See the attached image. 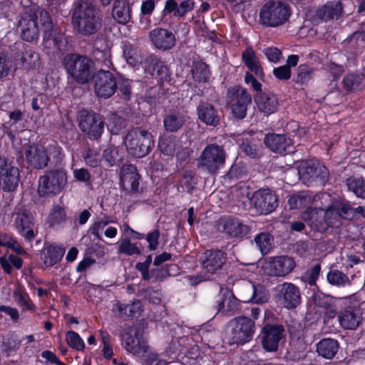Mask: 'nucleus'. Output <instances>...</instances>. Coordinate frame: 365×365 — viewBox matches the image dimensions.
Segmentation results:
<instances>
[{"mask_svg":"<svg viewBox=\"0 0 365 365\" xmlns=\"http://www.w3.org/2000/svg\"><path fill=\"white\" fill-rule=\"evenodd\" d=\"M18 29L22 39L28 42L36 41L40 30H42L45 47L51 48L53 46L60 49L64 41L61 34L56 36V29H53L51 16L41 9H30L24 13L19 19Z\"/></svg>","mask_w":365,"mask_h":365,"instance_id":"nucleus-1","label":"nucleus"},{"mask_svg":"<svg viewBox=\"0 0 365 365\" xmlns=\"http://www.w3.org/2000/svg\"><path fill=\"white\" fill-rule=\"evenodd\" d=\"M73 24L78 33L89 36L101 27V19L94 4L89 1H81L73 15Z\"/></svg>","mask_w":365,"mask_h":365,"instance_id":"nucleus-2","label":"nucleus"},{"mask_svg":"<svg viewBox=\"0 0 365 365\" xmlns=\"http://www.w3.org/2000/svg\"><path fill=\"white\" fill-rule=\"evenodd\" d=\"M62 149L56 143L49 144L46 148L38 145H28L24 154L29 166L34 169H43L51 160L61 158Z\"/></svg>","mask_w":365,"mask_h":365,"instance_id":"nucleus-3","label":"nucleus"},{"mask_svg":"<svg viewBox=\"0 0 365 365\" xmlns=\"http://www.w3.org/2000/svg\"><path fill=\"white\" fill-rule=\"evenodd\" d=\"M124 143L128 153L136 158L145 157L154 147L152 134L142 128L130 130L124 138Z\"/></svg>","mask_w":365,"mask_h":365,"instance_id":"nucleus-4","label":"nucleus"},{"mask_svg":"<svg viewBox=\"0 0 365 365\" xmlns=\"http://www.w3.org/2000/svg\"><path fill=\"white\" fill-rule=\"evenodd\" d=\"M63 65L68 74L79 84L88 83L92 77V61L86 56L76 53L67 54Z\"/></svg>","mask_w":365,"mask_h":365,"instance_id":"nucleus-5","label":"nucleus"},{"mask_svg":"<svg viewBox=\"0 0 365 365\" xmlns=\"http://www.w3.org/2000/svg\"><path fill=\"white\" fill-rule=\"evenodd\" d=\"M291 15L289 6L279 1L265 3L259 11V22L268 27H277L285 24Z\"/></svg>","mask_w":365,"mask_h":365,"instance_id":"nucleus-6","label":"nucleus"},{"mask_svg":"<svg viewBox=\"0 0 365 365\" xmlns=\"http://www.w3.org/2000/svg\"><path fill=\"white\" fill-rule=\"evenodd\" d=\"M298 175L302 182L307 186L324 185L329 178L327 168L318 161L312 160L299 163Z\"/></svg>","mask_w":365,"mask_h":365,"instance_id":"nucleus-7","label":"nucleus"},{"mask_svg":"<svg viewBox=\"0 0 365 365\" xmlns=\"http://www.w3.org/2000/svg\"><path fill=\"white\" fill-rule=\"evenodd\" d=\"M67 185V174L63 169L48 170L38 179V193L40 196L56 195Z\"/></svg>","mask_w":365,"mask_h":365,"instance_id":"nucleus-8","label":"nucleus"},{"mask_svg":"<svg viewBox=\"0 0 365 365\" xmlns=\"http://www.w3.org/2000/svg\"><path fill=\"white\" fill-rule=\"evenodd\" d=\"M121 344L128 353L138 357H144L150 351L143 332L135 327H129L122 333Z\"/></svg>","mask_w":365,"mask_h":365,"instance_id":"nucleus-9","label":"nucleus"},{"mask_svg":"<svg viewBox=\"0 0 365 365\" xmlns=\"http://www.w3.org/2000/svg\"><path fill=\"white\" fill-rule=\"evenodd\" d=\"M226 153L222 146L207 145L198 158V168L210 174H215L225 163Z\"/></svg>","mask_w":365,"mask_h":365,"instance_id":"nucleus-10","label":"nucleus"},{"mask_svg":"<svg viewBox=\"0 0 365 365\" xmlns=\"http://www.w3.org/2000/svg\"><path fill=\"white\" fill-rule=\"evenodd\" d=\"M230 343L243 344L250 341L255 332V322L247 317H239L230 322Z\"/></svg>","mask_w":365,"mask_h":365,"instance_id":"nucleus-11","label":"nucleus"},{"mask_svg":"<svg viewBox=\"0 0 365 365\" xmlns=\"http://www.w3.org/2000/svg\"><path fill=\"white\" fill-rule=\"evenodd\" d=\"M227 98L233 115L243 119L252 102L251 95L245 88L234 86L228 89Z\"/></svg>","mask_w":365,"mask_h":365,"instance_id":"nucleus-12","label":"nucleus"},{"mask_svg":"<svg viewBox=\"0 0 365 365\" xmlns=\"http://www.w3.org/2000/svg\"><path fill=\"white\" fill-rule=\"evenodd\" d=\"M14 225L18 233L28 241H32L37 232L35 231V222L32 214L24 207L15 209L14 215Z\"/></svg>","mask_w":365,"mask_h":365,"instance_id":"nucleus-13","label":"nucleus"},{"mask_svg":"<svg viewBox=\"0 0 365 365\" xmlns=\"http://www.w3.org/2000/svg\"><path fill=\"white\" fill-rule=\"evenodd\" d=\"M19 180V169L12 161L0 158V189L13 192L17 188Z\"/></svg>","mask_w":365,"mask_h":365,"instance_id":"nucleus-14","label":"nucleus"},{"mask_svg":"<svg viewBox=\"0 0 365 365\" xmlns=\"http://www.w3.org/2000/svg\"><path fill=\"white\" fill-rule=\"evenodd\" d=\"M217 230L230 238L245 237L249 232V227L234 216H224L217 221Z\"/></svg>","mask_w":365,"mask_h":365,"instance_id":"nucleus-15","label":"nucleus"},{"mask_svg":"<svg viewBox=\"0 0 365 365\" xmlns=\"http://www.w3.org/2000/svg\"><path fill=\"white\" fill-rule=\"evenodd\" d=\"M79 127L91 139H98L104 130V122L101 117L94 113L84 111L80 118Z\"/></svg>","mask_w":365,"mask_h":365,"instance_id":"nucleus-16","label":"nucleus"},{"mask_svg":"<svg viewBox=\"0 0 365 365\" xmlns=\"http://www.w3.org/2000/svg\"><path fill=\"white\" fill-rule=\"evenodd\" d=\"M251 205L259 214L267 215L272 212L277 206V200L269 189H259L250 197Z\"/></svg>","mask_w":365,"mask_h":365,"instance_id":"nucleus-17","label":"nucleus"},{"mask_svg":"<svg viewBox=\"0 0 365 365\" xmlns=\"http://www.w3.org/2000/svg\"><path fill=\"white\" fill-rule=\"evenodd\" d=\"M293 258L287 256L269 257L264 265L266 274L272 277H284L295 267Z\"/></svg>","mask_w":365,"mask_h":365,"instance_id":"nucleus-18","label":"nucleus"},{"mask_svg":"<svg viewBox=\"0 0 365 365\" xmlns=\"http://www.w3.org/2000/svg\"><path fill=\"white\" fill-rule=\"evenodd\" d=\"M94 81V91L98 97L108 98L115 93L117 83L110 71L101 69L96 74Z\"/></svg>","mask_w":365,"mask_h":365,"instance_id":"nucleus-19","label":"nucleus"},{"mask_svg":"<svg viewBox=\"0 0 365 365\" xmlns=\"http://www.w3.org/2000/svg\"><path fill=\"white\" fill-rule=\"evenodd\" d=\"M284 328L279 325H266L260 334L262 348L268 352L277 350L279 343L283 337Z\"/></svg>","mask_w":365,"mask_h":365,"instance_id":"nucleus-20","label":"nucleus"},{"mask_svg":"<svg viewBox=\"0 0 365 365\" xmlns=\"http://www.w3.org/2000/svg\"><path fill=\"white\" fill-rule=\"evenodd\" d=\"M340 327L345 330H355L363 322V313L359 307H347L337 314Z\"/></svg>","mask_w":365,"mask_h":365,"instance_id":"nucleus-21","label":"nucleus"},{"mask_svg":"<svg viewBox=\"0 0 365 365\" xmlns=\"http://www.w3.org/2000/svg\"><path fill=\"white\" fill-rule=\"evenodd\" d=\"M279 297L282 304L287 309H294L301 303V294L299 288L289 282H284L277 287Z\"/></svg>","mask_w":365,"mask_h":365,"instance_id":"nucleus-22","label":"nucleus"},{"mask_svg":"<svg viewBox=\"0 0 365 365\" xmlns=\"http://www.w3.org/2000/svg\"><path fill=\"white\" fill-rule=\"evenodd\" d=\"M9 120L4 124L5 133L10 139L13 147L17 149L16 143L15 133H19L24 130L25 125L23 123L24 113L21 110L16 109L9 113Z\"/></svg>","mask_w":365,"mask_h":365,"instance_id":"nucleus-23","label":"nucleus"},{"mask_svg":"<svg viewBox=\"0 0 365 365\" xmlns=\"http://www.w3.org/2000/svg\"><path fill=\"white\" fill-rule=\"evenodd\" d=\"M218 313L224 316H232L239 309V301L232 292L229 289H220V299L216 302Z\"/></svg>","mask_w":365,"mask_h":365,"instance_id":"nucleus-24","label":"nucleus"},{"mask_svg":"<svg viewBox=\"0 0 365 365\" xmlns=\"http://www.w3.org/2000/svg\"><path fill=\"white\" fill-rule=\"evenodd\" d=\"M225 262V254L219 250H207L201 257L202 269L210 274L220 269Z\"/></svg>","mask_w":365,"mask_h":365,"instance_id":"nucleus-25","label":"nucleus"},{"mask_svg":"<svg viewBox=\"0 0 365 365\" xmlns=\"http://www.w3.org/2000/svg\"><path fill=\"white\" fill-rule=\"evenodd\" d=\"M149 38L155 47L163 51L172 48L176 41L173 32L162 28H156L150 31Z\"/></svg>","mask_w":365,"mask_h":365,"instance_id":"nucleus-26","label":"nucleus"},{"mask_svg":"<svg viewBox=\"0 0 365 365\" xmlns=\"http://www.w3.org/2000/svg\"><path fill=\"white\" fill-rule=\"evenodd\" d=\"M120 185L127 191H137L139 186V175L133 165H124L120 173Z\"/></svg>","mask_w":365,"mask_h":365,"instance_id":"nucleus-27","label":"nucleus"},{"mask_svg":"<svg viewBox=\"0 0 365 365\" xmlns=\"http://www.w3.org/2000/svg\"><path fill=\"white\" fill-rule=\"evenodd\" d=\"M65 253L61 245L49 244L44 246L41 254V259L44 267L48 268L59 262Z\"/></svg>","mask_w":365,"mask_h":365,"instance_id":"nucleus-28","label":"nucleus"},{"mask_svg":"<svg viewBox=\"0 0 365 365\" xmlns=\"http://www.w3.org/2000/svg\"><path fill=\"white\" fill-rule=\"evenodd\" d=\"M264 142L273 152L279 154L292 152V141L284 135L274 133L267 135Z\"/></svg>","mask_w":365,"mask_h":365,"instance_id":"nucleus-29","label":"nucleus"},{"mask_svg":"<svg viewBox=\"0 0 365 365\" xmlns=\"http://www.w3.org/2000/svg\"><path fill=\"white\" fill-rule=\"evenodd\" d=\"M198 118L204 123L210 125H217L219 117L214 106L207 102H200L197 108Z\"/></svg>","mask_w":365,"mask_h":365,"instance_id":"nucleus-30","label":"nucleus"},{"mask_svg":"<svg viewBox=\"0 0 365 365\" xmlns=\"http://www.w3.org/2000/svg\"><path fill=\"white\" fill-rule=\"evenodd\" d=\"M303 220L313 229L317 231H325L324 210L314 207H309L302 215Z\"/></svg>","mask_w":365,"mask_h":365,"instance_id":"nucleus-31","label":"nucleus"},{"mask_svg":"<svg viewBox=\"0 0 365 365\" xmlns=\"http://www.w3.org/2000/svg\"><path fill=\"white\" fill-rule=\"evenodd\" d=\"M255 101L259 110L266 115L274 113L278 106L277 98L273 94H260Z\"/></svg>","mask_w":365,"mask_h":365,"instance_id":"nucleus-32","label":"nucleus"},{"mask_svg":"<svg viewBox=\"0 0 365 365\" xmlns=\"http://www.w3.org/2000/svg\"><path fill=\"white\" fill-rule=\"evenodd\" d=\"M339 349L338 341L331 338L320 340L317 344V351L319 356L325 359H332Z\"/></svg>","mask_w":365,"mask_h":365,"instance_id":"nucleus-33","label":"nucleus"},{"mask_svg":"<svg viewBox=\"0 0 365 365\" xmlns=\"http://www.w3.org/2000/svg\"><path fill=\"white\" fill-rule=\"evenodd\" d=\"M145 71L153 76L162 78L167 73V67L156 56L150 55L145 60Z\"/></svg>","mask_w":365,"mask_h":365,"instance_id":"nucleus-34","label":"nucleus"},{"mask_svg":"<svg viewBox=\"0 0 365 365\" xmlns=\"http://www.w3.org/2000/svg\"><path fill=\"white\" fill-rule=\"evenodd\" d=\"M342 12V5L340 1L328 2L323 7L318 9L317 16L322 20L328 21L338 19Z\"/></svg>","mask_w":365,"mask_h":365,"instance_id":"nucleus-35","label":"nucleus"},{"mask_svg":"<svg viewBox=\"0 0 365 365\" xmlns=\"http://www.w3.org/2000/svg\"><path fill=\"white\" fill-rule=\"evenodd\" d=\"M242 59L250 71L253 72L257 76L261 77L263 76L262 68L259 65L255 51L251 47L247 48L242 52Z\"/></svg>","mask_w":365,"mask_h":365,"instance_id":"nucleus-36","label":"nucleus"},{"mask_svg":"<svg viewBox=\"0 0 365 365\" xmlns=\"http://www.w3.org/2000/svg\"><path fill=\"white\" fill-rule=\"evenodd\" d=\"M114 309H116L120 316L130 317H138L143 311L142 304L139 300H135L132 303L128 304L117 302L115 304Z\"/></svg>","mask_w":365,"mask_h":365,"instance_id":"nucleus-37","label":"nucleus"},{"mask_svg":"<svg viewBox=\"0 0 365 365\" xmlns=\"http://www.w3.org/2000/svg\"><path fill=\"white\" fill-rule=\"evenodd\" d=\"M192 78L197 82H207L210 78L208 66L202 61H195L192 67Z\"/></svg>","mask_w":365,"mask_h":365,"instance_id":"nucleus-38","label":"nucleus"},{"mask_svg":"<svg viewBox=\"0 0 365 365\" xmlns=\"http://www.w3.org/2000/svg\"><path fill=\"white\" fill-rule=\"evenodd\" d=\"M185 116L180 113H172L165 116L164 127L167 131L176 132L185 123Z\"/></svg>","mask_w":365,"mask_h":365,"instance_id":"nucleus-39","label":"nucleus"},{"mask_svg":"<svg viewBox=\"0 0 365 365\" xmlns=\"http://www.w3.org/2000/svg\"><path fill=\"white\" fill-rule=\"evenodd\" d=\"M113 16L119 24H125L130 19L129 6L125 2L116 0L113 4Z\"/></svg>","mask_w":365,"mask_h":365,"instance_id":"nucleus-40","label":"nucleus"},{"mask_svg":"<svg viewBox=\"0 0 365 365\" xmlns=\"http://www.w3.org/2000/svg\"><path fill=\"white\" fill-rule=\"evenodd\" d=\"M312 195L306 191L291 195L288 204L291 209H300L312 203Z\"/></svg>","mask_w":365,"mask_h":365,"instance_id":"nucleus-41","label":"nucleus"},{"mask_svg":"<svg viewBox=\"0 0 365 365\" xmlns=\"http://www.w3.org/2000/svg\"><path fill=\"white\" fill-rule=\"evenodd\" d=\"M66 220V215L63 208L60 206H54L51 210L48 223L52 228L57 229L62 227Z\"/></svg>","mask_w":365,"mask_h":365,"instance_id":"nucleus-42","label":"nucleus"},{"mask_svg":"<svg viewBox=\"0 0 365 365\" xmlns=\"http://www.w3.org/2000/svg\"><path fill=\"white\" fill-rule=\"evenodd\" d=\"M336 200L330 194L320 192L312 195V204L314 205V208L324 210L329 207H334Z\"/></svg>","mask_w":365,"mask_h":365,"instance_id":"nucleus-43","label":"nucleus"},{"mask_svg":"<svg viewBox=\"0 0 365 365\" xmlns=\"http://www.w3.org/2000/svg\"><path fill=\"white\" fill-rule=\"evenodd\" d=\"M103 158L110 166L116 165L123 160V152L113 145H108L103 150Z\"/></svg>","mask_w":365,"mask_h":365,"instance_id":"nucleus-44","label":"nucleus"},{"mask_svg":"<svg viewBox=\"0 0 365 365\" xmlns=\"http://www.w3.org/2000/svg\"><path fill=\"white\" fill-rule=\"evenodd\" d=\"M346 185L349 190L356 197L365 199V178L362 177H350L346 179Z\"/></svg>","mask_w":365,"mask_h":365,"instance_id":"nucleus-45","label":"nucleus"},{"mask_svg":"<svg viewBox=\"0 0 365 365\" xmlns=\"http://www.w3.org/2000/svg\"><path fill=\"white\" fill-rule=\"evenodd\" d=\"M344 86L349 91H359L364 87V75L363 73H351L344 78Z\"/></svg>","mask_w":365,"mask_h":365,"instance_id":"nucleus-46","label":"nucleus"},{"mask_svg":"<svg viewBox=\"0 0 365 365\" xmlns=\"http://www.w3.org/2000/svg\"><path fill=\"white\" fill-rule=\"evenodd\" d=\"M255 242L262 255L269 253L272 247L273 237L269 232H260L255 237Z\"/></svg>","mask_w":365,"mask_h":365,"instance_id":"nucleus-47","label":"nucleus"},{"mask_svg":"<svg viewBox=\"0 0 365 365\" xmlns=\"http://www.w3.org/2000/svg\"><path fill=\"white\" fill-rule=\"evenodd\" d=\"M158 147L163 154L172 156L178 148V142L172 136L160 137L158 140Z\"/></svg>","mask_w":365,"mask_h":365,"instance_id":"nucleus-48","label":"nucleus"},{"mask_svg":"<svg viewBox=\"0 0 365 365\" xmlns=\"http://www.w3.org/2000/svg\"><path fill=\"white\" fill-rule=\"evenodd\" d=\"M324 229L329 227H338L341 224V215L336 207H329L324 210Z\"/></svg>","mask_w":365,"mask_h":365,"instance_id":"nucleus-49","label":"nucleus"},{"mask_svg":"<svg viewBox=\"0 0 365 365\" xmlns=\"http://www.w3.org/2000/svg\"><path fill=\"white\" fill-rule=\"evenodd\" d=\"M327 278L329 283L332 285L344 287L350 284V281L348 277L342 272L336 269L329 271L327 274Z\"/></svg>","mask_w":365,"mask_h":365,"instance_id":"nucleus-50","label":"nucleus"},{"mask_svg":"<svg viewBox=\"0 0 365 365\" xmlns=\"http://www.w3.org/2000/svg\"><path fill=\"white\" fill-rule=\"evenodd\" d=\"M124 120L116 114L111 113L107 122V128L113 135L119 134L125 128Z\"/></svg>","mask_w":365,"mask_h":365,"instance_id":"nucleus-51","label":"nucleus"},{"mask_svg":"<svg viewBox=\"0 0 365 365\" xmlns=\"http://www.w3.org/2000/svg\"><path fill=\"white\" fill-rule=\"evenodd\" d=\"M124 57L128 64L135 67L142 63V58L139 52L133 46H126L123 50Z\"/></svg>","mask_w":365,"mask_h":365,"instance_id":"nucleus-52","label":"nucleus"},{"mask_svg":"<svg viewBox=\"0 0 365 365\" xmlns=\"http://www.w3.org/2000/svg\"><path fill=\"white\" fill-rule=\"evenodd\" d=\"M66 339L68 344L76 351H83L85 343L79 334L73 331H68L66 334Z\"/></svg>","mask_w":365,"mask_h":365,"instance_id":"nucleus-53","label":"nucleus"},{"mask_svg":"<svg viewBox=\"0 0 365 365\" xmlns=\"http://www.w3.org/2000/svg\"><path fill=\"white\" fill-rule=\"evenodd\" d=\"M85 163L90 167H98L101 161V156L98 150L96 149H88L83 154Z\"/></svg>","mask_w":365,"mask_h":365,"instance_id":"nucleus-54","label":"nucleus"},{"mask_svg":"<svg viewBox=\"0 0 365 365\" xmlns=\"http://www.w3.org/2000/svg\"><path fill=\"white\" fill-rule=\"evenodd\" d=\"M12 68L13 62L11 58L7 54L0 52V79L9 76Z\"/></svg>","mask_w":365,"mask_h":365,"instance_id":"nucleus-55","label":"nucleus"},{"mask_svg":"<svg viewBox=\"0 0 365 365\" xmlns=\"http://www.w3.org/2000/svg\"><path fill=\"white\" fill-rule=\"evenodd\" d=\"M140 249L135 245L131 243L130 240L123 239L120 241L118 247V253L127 255H133L140 254Z\"/></svg>","mask_w":365,"mask_h":365,"instance_id":"nucleus-56","label":"nucleus"},{"mask_svg":"<svg viewBox=\"0 0 365 365\" xmlns=\"http://www.w3.org/2000/svg\"><path fill=\"white\" fill-rule=\"evenodd\" d=\"M176 267L175 265H170L166 268H162L160 270L157 269L156 270H153L151 274L148 272V271L143 272V277L144 279H150L151 277H155V279H161L167 275H171L170 273V269H173Z\"/></svg>","mask_w":365,"mask_h":365,"instance_id":"nucleus-57","label":"nucleus"},{"mask_svg":"<svg viewBox=\"0 0 365 365\" xmlns=\"http://www.w3.org/2000/svg\"><path fill=\"white\" fill-rule=\"evenodd\" d=\"M38 59V55L34 51L31 50L26 51L21 57L22 66L26 69H31L36 66Z\"/></svg>","mask_w":365,"mask_h":365,"instance_id":"nucleus-58","label":"nucleus"},{"mask_svg":"<svg viewBox=\"0 0 365 365\" xmlns=\"http://www.w3.org/2000/svg\"><path fill=\"white\" fill-rule=\"evenodd\" d=\"M320 270V265L315 264L305 272L303 276L304 280L310 286L314 285L319 276Z\"/></svg>","mask_w":365,"mask_h":365,"instance_id":"nucleus-59","label":"nucleus"},{"mask_svg":"<svg viewBox=\"0 0 365 365\" xmlns=\"http://www.w3.org/2000/svg\"><path fill=\"white\" fill-rule=\"evenodd\" d=\"M334 207H336L339 211L341 219H351L352 218L353 208L348 202L336 200Z\"/></svg>","mask_w":365,"mask_h":365,"instance_id":"nucleus-60","label":"nucleus"},{"mask_svg":"<svg viewBox=\"0 0 365 365\" xmlns=\"http://www.w3.org/2000/svg\"><path fill=\"white\" fill-rule=\"evenodd\" d=\"M291 68L289 66H282L273 70V75L280 81H287L291 78Z\"/></svg>","mask_w":365,"mask_h":365,"instance_id":"nucleus-61","label":"nucleus"},{"mask_svg":"<svg viewBox=\"0 0 365 365\" xmlns=\"http://www.w3.org/2000/svg\"><path fill=\"white\" fill-rule=\"evenodd\" d=\"M6 247L11 249L19 255H25L26 252L19 242L10 235L6 234Z\"/></svg>","mask_w":365,"mask_h":365,"instance_id":"nucleus-62","label":"nucleus"},{"mask_svg":"<svg viewBox=\"0 0 365 365\" xmlns=\"http://www.w3.org/2000/svg\"><path fill=\"white\" fill-rule=\"evenodd\" d=\"M144 297L150 302L157 304L160 302L162 294L158 289L148 288L144 292Z\"/></svg>","mask_w":365,"mask_h":365,"instance_id":"nucleus-63","label":"nucleus"},{"mask_svg":"<svg viewBox=\"0 0 365 365\" xmlns=\"http://www.w3.org/2000/svg\"><path fill=\"white\" fill-rule=\"evenodd\" d=\"M73 174L74 178L79 182L85 183L91 182V175L86 168H76L73 170Z\"/></svg>","mask_w":365,"mask_h":365,"instance_id":"nucleus-64","label":"nucleus"}]
</instances>
